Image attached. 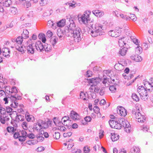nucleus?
<instances>
[{
	"label": "nucleus",
	"mask_w": 153,
	"mask_h": 153,
	"mask_svg": "<svg viewBox=\"0 0 153 153\" xmlns=\"http://www.w3.org/2000/svg\"><path fill=\"white\" fill-rule=\"evenodd\" d=\"M31 6V3L29 2H25L24 4V7H25L27 8Z\"/></svg>",
	"instance_id": "obj_62"
},
{
	"label": "nucleus",
	"mask_w": 153,
	"mask_h": 153,
	"mask_svg": "<svg viewBox=\"0 0 153 153\" xmlns=\"http://www.w3.org/2000/svg\"><path fill=\"white\" fill-rule=\"evenodd\" d=\"M89 89L91 92H98L99 91V88L97 87V85H91Z\"/></svg>",
	"instance_id": "obj_23"
},
{
	"label": "nucleus",
	"mask_w": 153,
	"mask_h": 153,
	"mask_svg": "<svg viewBox=\"0 0 153 153\" xmlns=\"http://www.w3.org/2000/svg\"><path fill=\"white\" fill-rule=\"evenodd\" d=\"M94 111V113L97 114L98 117H100L101 116V114L100 112V109L97 106H94L93 108Z\"/></svg>",
	"instance_id": "obj_24"
},
{
	"label": "nucleus",
	"mask_w": 153,
	"mask_h": 153,
	"mask_svg": "<svg viewBox=\"0 0 153 153\" xmlns=\"http://www.w3.org/2000/svg\"><path fill=\"white\" fill-rule=\"evenodd\" d=\"M2 52L3 55L6 57L9 56L10 51L8 48H4L2 49Z\"/></svg>",
	"instance_id": "obj_22"
},
{
	"label": "nucleus",
	"mask_w": 153,
	"mask_h": 153,
	"mask_svg": "<svg viewBox=\"0 0 153 153\" xmlns=\"http://www.w3.org/2000/svg\"><path fill=\"white\" fill-rule=\"evenodd\" d=\"M20 46H16V49L19 51L21 52L22 53H23L24 52V48L21 45H19Z\"/></svg>",
	"instance_id": "obj_46"
},
{
	"label": "nucleus",
	"mask_w": 153,
	"mask_h": 153,
	"mask_svg": "<svg viewBox=\"0 0 153 153\" xmlns=\"http://www.w3.org/2000/svg\"><path fill=\"white\" fill-rule=\"evenodd\" d=\"M91 14V11L86 10L80 16H78V19L79 21H81L83 23L86 24L90 20V16Z\"/></svg>",
	"instance_id": "obj_2"
},
{
	"label": "nucleus",
	"mask_w": 153,
	"mask_h": 153,
	"mask_svg": "<svg viewBox=\"0 0 153 153\" xmlns=\"http://www.w3.org/2000/svg\"><path fill=\"white\" fill-rule=\"evenodd\" d=\"M6 94L3 90H0V97L3 98L5 96Z\"/></svg>",
	"instance_id": "obj_56"
},
{
	"label": "nucleus",
	"mask_w": 153,
	"mask_h": 153,
	"mask_svg": "<svg viewBox=\"0 0 153 153\" xmlns=\"http://www.w3.org/2000/svg\"><path fill=\"white\" fill-rule=\"evenodd\" d=\"M65 34L67 36L73 37L75 42H78L80 41L81 29L79 27H76L74 22L70 24Z\"/></svg>",
	"instance_id": "obj_1"
},
{
	"label": "nucleus",
	"mask_w": 153,
	"mask_h": 153,
	"mask_svg": "<svg viewBox=\"0 0 153 153\" xmlns=\"http://www.w3.org/2000/svg\"><path fill=\"white\" fill-rule=\"evenodd\" d=\"M87 79L89 84L92 83V85H97L99 84L100 81V79L99 77Z\"/></svg>",
	"instance_id": "obj_10"
},
{
	"label": "nucleus",
	"mask_w": 153,
	"mask_h": 153,
	"mask_svg": "<svg viewBox=\"0 0 153 153\" xmlns=\"http://www.w3.org/2000/svg\"><path fill=\"white\" fill-rule=\"evenodd\" d=\"M18 92L15 86L13 87L11 91V93H17Z\"/></svg>",
	"instance_id": "obj_57"
},
{
	"label": "nucleus",
	"mask_w": 153,
	"mask_h": 153,
	"mask_svg": "<svg viewBox=\"0 0 153 153\" xmlns=\"http://www.w3.org/2000/svg\"><path fill=\"white\" fill-rule=\"evenodd\" d=\"M49 2V0H41L40 2L41 6H44L47 4Z\"/></svg>",
	"instance_id": "obj_38"
},
{
	"label": "nucleus",
	"mask_w": 153,
	"mask_h": 153,
	"mask_svg": "<svg viewBox=\"0 0 153 153\" xmlns=\"http://www.w3.org/2000/svg\"><path fill=\"white\" fill-rule=\"evenodd\" d=\"M119 112L120 115L123 117L126 116L127 114L126 110L123 107H120L118 108Z\"/></svg>",
	"instance_id": "obj_13"
},
{
	"label": "nucleus",
	"mask_w": 153,
	"mask_h": 153,
	"mask_svg": "<svg viewBox=\"0 0 153 153\" xmlns=\"http://www.w3.org/2000/svg\"><path fill=\"white\" fill-rule=\"evenodd\" d=\"M45 149V148L42 146H41L38 147L36 149V151L38 152H40L44 151Z\"/></svg>",
	"instance_id": "obj_55"
},
{
	"label": "nucleus",
	"mask_w": 153,
	"mask_h": 153,
	"mask_svg": "<svg viewBox=\"0 0 153 153\" xmlns=\"http://www.w3.org/2000/svg\"><path fill=\"white\" fill-rule=\"evenodd\" d=\"M132 153H139L140 152L139 149L136 146L134 147L131 149Z\"/></svg>",
	"instance_id": "obj_37"
},
{
	"label": "nucleus",
	"mask_w": 153,
	"mask_h": 153,
	"mask_svg": "<svg viewBox=\"0 0 153 153\" xmlns=\"http://www.w3.org/2000/svg\"><path fill=\"white\" fill-rule=\"evenodd\" d=\"M92 12L95 15L99 17L102 16L104 15V13L103 12L101 11L98 10H94Z\"/></svg>",
	"instance_id": "obj_18"
},
{
	"label": "nucleus",
	"mask_w": 153,
	"mask_h": 153,
	"mask_svg": "<svg viewBox=\"0 0 153 153\" xmlns=\"http://www.w3.org/2000/svg\"><path fill=\"white\" fill-rule=\"evenodd\" d=\"M86 75L87 76V77H90L92 76V72L88 70L87 72V74Z\"/></svg>",
	"instance_id": "obj_63"
},
{
	"label": "nucleus",
	"mask_w": 153,
	"mask_h": 153,
	"mask_svg": "<svg viewBox=\"0 0 153 153\" xmlns=\"http://www.w3.org/2000/svg\"><path fill=\"white\" fill-rule=\"evenodd\" d=\"M92 118L90 116H87L84 118V120H82L81 123L83 125H86L88 123L91 121Z\"/></svg>",
	"instance_id": "obj_15"
},
{
	"label": "nucleus",
	"mask_w": 153,
	"mask_h": 153,
	"mask_svg": "<svg viewBox=\"0 0 153 153\" xmlns=\"http://www.w3.org/2000/svg\"><path fill=\"white\" fill-rule=\"evenodd\" d=\"M130 58L133 60L137 62H140L141 61L142 59L141 56L138 55H136L134 54L132 55L131 56Z\"/></svg>",
	"instance_id": "obj_17"
},
{
	"label": "nucleus",
	"mask_w": 153,
	"mask_h": 153,
	"mask_svg": "<svg viewBox=\"0 0 153 153\" xmlns=\"http://www.w3.org/2000/svg\"><path fill=\"white\" fill-rule=\"evenodd\" d=\"M7 130L9 133H13L14 131V128L11 126H8L7 128Z\"/></svg>",
	"instance_id": "obj_47"
},
{
	"label": "nucleus",
	"mask_w": 153,
	"mask_h": 153,
	"mask_svg": "<svg viewBox=\"0 0 153 153\" xmlns=\"http://www.w3.org/2000/svg\"><path fill=\"white\" fill-rule=\"evenodd\" d=\"M27 52L31 53H33L34 52V48L33 46V41L31 39H29L27 42Z\"/></svg>",
	"instance_id": "obj_7"
},
{
	"label": "nucleus",
	"mask_w": 153,
	"mask_h": 153,
	"mask_svg": "<svg viewBox=\"0 0 153 153\" xmlns=\"http://www.w3.org/2000/svg\"><path fill=\"white\" fill-rule=\"evenodd\" d=\"M26 137H25L21 136H19V140L20 141L23 142L26 140Z\"/></svg>",
	"instance_id": "obj_58"
},
{
	"label": "nucleus",
	"mask_w": 153,
	"mask_h": 153,
	"mask_svg": "<svg viewBox=\"0 0 153 153\" xmlns=\"http://www.w3.org/2000/svg\"><path fill=\"white\" fill-rule=\"evenodd\" d=\"M121 28L119 27H116L115 29L111 30L108 32L109 35L113 37H117L121 33Z\"/></svg>",
	"instance_id": "obj_6"
},
{
	"label": "nucleus",
	"mask_w": 153,
	"mask_h": 153,
	"mask_svg": "<svg viewBox=\"0 0 153 153\" xmlns=\"http://www.w3.org/2000/svg\"><path fill=\"white\" fill-rule=\"evenodd\" d=\"M22 37L26 39L29 37V32L27 30H24L22 34Z\"/></svg>",
	"instance_id": "obj_31"
},
{
	"label": "nucleus",
	"mask_w": 153,
	"mask_h": 153,
	"mask_svg": "<svg viewBox=\"0 0 153 153\" xmlns=\"http://www.w3.org/2000/svg\"><path fill=\"white\" fill-rule=\"evenodd\" d=\"M116 88L114 85L111 86L109 87V90L112 92L114 93L116 91Z\"/></svg>",
	"instance_id": "obj_54"
},
{
	"label": "nucleus",
	"mask_w": 153,
	"mask_h": 153,
	"mask_svg": "<svg viewBox=\"0 0 153 153\" xmlns=\"http://www.w3.org/2000/svg\"><path fill=\"white\" fill-rule=\"evenodd\" d=\"M80 97L81 99L84 100H87V97L86 96V95L84 92H82L80 93Z\"/></svg>",
	"instance_id": "obj_43"
},
{
	"label": "nucleus",
	"mask_w": 153,
	"mask_h": 153,
	"mask_svg": "<svg viewBox=\"0 0 153 153\" xmlns=\"http://www.w3.org/2000/svg\"><path fill=\"white\" fill-rule=\"evenodd\" d=\"M51 47L50 45L48 44H45L44 46V50L47 51H48L51 50Z\"/></svg>",
	"instance_id": "obj_42"
},
{
	"label": "nucleus",
	"mask_w": 153,
	"mask_h": 153,
	"mask_svg": "<svg viewBox=\"0 0 153 153\" xmlns=\"http://www.w3.org/2000/svg\"><path fill=\"white\" fill-rule=\"evenodd\" d=\"M39 39L41 40L43 43H45L46 41L45 35L43 33H40L38 35Z\"/></svg>",
	"instance_id": "obj_26"
},
{
	"label": "nucleus",
	"mask_w": 153,
	"mask_h": 153,
	"mask_svg": "<svg viewBox=\"0 0 153 153\" xmlns=\"http://www.w3.org/2000/svg\"><path fill=\"white\" fill-rule=\"evenodd\" d=\"M57 38L55 36L51 38L50 40V42L53 45H54L57 42Z\"/></svg>",
	"instance_id": "obj_34"
},
{
	"label": "nucleus",
	"mask_w": 153,
	"mask_h": 153,
	"mask_svg": "<svg viewBox=\"0 0 153 153\" xmlns=\"http://www.w3.org/2000/svg\"><path fill=\"white\" fill-rule=\"evenodd\" d=\"M129 18L134 21H135L137 19V18L135 15L134 14H130Z\"/></svg>",
	"instance_id": "obj_51"
},
{
	"label": "nucleus",
	"mask_w": 153,
	"mask_h": 153,
	"mask_svg": "<svg viewBox=\"0 0 153 153\" xmlns=\"http://www.w3.org/2000/svg\"><path fill=\"white\" fill-rule=\"evenodd\" d=\"M9 118H7V117H1L0 119V121L1 122L2 124H4L6 121L7 120H9Z\"/></svg>",
	"instance_id": "obj_49"
},
{
	"label": "nucleus",
	"mask_w": 153,
	"mask_h": 153,
	"mask_svg": "<svg viewBox=\"0 0 153 153\" xmlns=\"http://www.w3.org/2000/svg\"><path fill=\"white\" fill-rule=\"evenodd\" d=\"M10 11L11 13L13 15H15L18 13V10L16 8L13 7H10Z\"/></svg>",
	"instance_id": "obj_29"
},
{
	"label": "nucleus",
	"mask_w": 153,
	"mask_h": 153,
	"mask_svg": "<svg viewBox=\"0 0 153 153\" xmlns=\"http://www.w3.org/2000/svg\"><path fill=\"white\" fill-rule=\"evenodd\" d=\"M102 83L106 87H108L110 85L109 79L107 78H104L102 80Z\"/></svg>",
	"instance_id": "obj_30"
},
{
	"label": "nucleus",
	"mask_w": 153,
	"mask_h": 153,
	"mask_svg": "<svg viewBox=\"0 0 153 153\" xmlns=\"http://www.w3.org/2000/svg\"><path fill=\"white\" fill-rule=\"evenodd\" d=\"M76 2L72 1L69 2V6L70 7L74 8L76 6Z\"/></svg>",
	"instance_id": "obj_44"
},
{
	"label": "nucleus",
	"mask_w": 153,
	"mask_h": 153,
	"mask_svg": "<svg viewBox=\"0 0 153 153\" xmlns=\"http://www.w3.org/2000/svg\"><path fill=\"white\" fill-rule=\"evenodd\" d=\"M22 37L19 36L18 37L16 40V43L19 45H21L23 42Z\"/></svg>",
	"instance_id": "obj_39"
},
{
	"label": "nucleus",
	"mask_w": 153,
	"mask_h": 153,
	"mask_svg": "<svg viewBox=\"0 0 153 153\" xmlns=\"http://www.w3.org/2000/svg\"><path fill=\"white\" fill-rule=\"evenodd\" d=\"M42 128V127L39 122H37L35 124V128L37 131H40Z\"/></svg>",
	"instance_id": "obj_32"
},
{
	"label": "nucleus",
	"mask_w": 153,
	"mask_h": 153,
	"mask_svg": "<svg viewBox=\"0 0 153 153\" xmlns=\"http://www.w3.org/2000/svg\"><path fill=\"white\" fill-rule=\"evenodd\" d=\"M72 135V133L69 132L68 133H65L63 134V136L65 137H68L71 136Z\"/></svg>",
	"instance_id": "obj_60"
},
{
	"label": "nucleus",
	"mask_w": 153,
	"mask_h": 153,
	"mask_svg": "<svg viewBox=\"0 0 153 153\" xmlns=\"http://www.w3.org/2000/svg\"><path fill=\"white\" fill-rule=\"evenodd\" d=\"M21 126L22 128L25 130H27L28 129L27 123L25 121L23 122Z\"/></svg>",
	"instance_id": "obj_40"
},
{
	"label": "nucleus",
	"mask_w": 153,
	"mask_h": 153,
	"mask_svg": "<svg viewBox=\"0 0 153 153\" xmlns=\"http://www.w3.org/2000/svg\"><path fill=\"white\" fill-rule=\"evenodd\" d=\"M60 134L59 132H56L53 135V137L56 139H59L60 137Z\"/></svg>",
	"instance_id": "obj_53"
},
{
	"label": "nucleus",
	"mask_w": 153,
	"mask_h": 153,
	"mask_svg": "<svg viewBox=\"0 0 153 153\" xmlns=\"http://www.w3.org/2000/svg\"><path fill=\"white\" fill-rule=\"evenodd\" d=\"M71 118L74 120H78L80 118V115L74 111H71L70 114Z\"/></svg>",
	"instance_id": "obj_11"
},
{
	"label": "nucleus",
	"mask_w": 153,
	"mask_h": 153,
	"mask_svg": "<svg viewBox=\"0 0 153 153\" xmlns=\"http://www.w3.org/2000/svg\"><path fill=\"white\" fill-rule=\"evenodd\" d=\"M91 36L93 37H95L100 35L96 32L92 28L91 30Z\"/></svg>",
	"instance_id": "obj_35"
},
{
	"label": "nucleus",
	"mask_w": 153,
	"mask_h": 153,
	"mask_svg": "<svg viewBox=\"0 0 153 153\" xmlns=\"http://www.w3.org/2000/svg\"><path fill=\"white\" fill-rule=\"evenodd\" d=\"M127 51V48H126L124 47L120 50L119 51V53L120 55L123 56L126 54Z\"/></svg>",
	"instance_id": "obj_27"
},
{
	"label": "nucleus",
	"mask_w": 153,
	"mask_h": 153,
	"mask_svg": "<svg viewBox=\"0 0 153 153\" xmlns=\"http://www.w3.org/2000/svg\"><path fill=\"white\" fill-rule=\"evenodd\" d=\"M111 138L113 141H117L119 138L120 136L119 135L117 134H115L114 133H111Z\"/></svg>",
	"instance_id": "obj_21"
},
{
	"label": "nucleus",
	"mask_w": 153,
	"mask_h": 153,
	"mask_svg": "<svg viewBox=\"0 0 153 153\" xmlns=\"http://www.w3.org/2000/svg\"><path fill=\"white\" fill-rule=\"evenodd\" d=\"M66 24V19H62L56 23L58 27H64Z\"/></svg>",
	"instance_id": "obj_19"
},
{
	"label": "nucleus",
	"mask_w": 153,
	"mask_h": 153,
	"mask_svg": "<svg viewBox=\"0 0 153 153\" xmlns=\"http://www.w3.org/2000/svg\"><path fill=\"white\" fill-rule=\"evenodd\" d=\"M13 100L12 101L10 106L12 107L13 108H16L18 105V103L14 99H13Z\"/></svg>",
	"instance_id": "obj_36"
},
{
	"label": "nucleus",
	"mask_w": 153,
	"mask_h": 153,
	"mask_svg": "<svg viewBox=\"0 0 153 153\" xmlns=\"http://www.w3.org/2000/svg\"><path fill=\"white\" fill-rule=\"evenodd\" d=\"M143 83L145 87L147 90H150L153 88V78H151L149 81L144 80Z\"/></svg>",
	"instance_id": "obj_8"
},
{
	"label": "nucleus",
	"mask_w": 153,
	"mask_h": 153,
	"mask_svg": "<svg viewBox=\"0 0 153 153\" xmlns=\"http://www.w3.org/2000/svg\"><path fill=\"white\" fill-rule=\"evenodd\" d=\"M68 143H67L68 148L71 149L74 145V143L73 140H70L68 141Z\"/></svg>",
	"instance_id": "obj_45"
},
{
	"label": "nucleus",
	"mask_w": 153,
	"mask_h": 153,
	"mask_svg": "<svg viewBox=\"0 0 153 153\" xmlns=\"http://www.w3.org/2000/svg\"><path fill=\"white\" fill-rule=\"evenodd\" d=\"M127 42L126 39L124 37H121L119 39L118 41L119 45L120 47H123L124 46L126 45Z\"/></svg>",
	"instance_id": "obj_14"
},
{
	"label": "nucleus",
	"mask_w": 153,
	"mask_h": 153,
	"mask_svg": "<svg viewBox=\"0 0 153 153\" xmlns=\"http://www.w3.org/2000/svg\"><path fill=\"white\" fill-rule=\"evenodd\" d=\"M132 114L133 116L137 119L138 122H143L145 121V118L144 116L142 115L138 109L136 111L133 110Z\"/></svg>",
	"instance_id": "obj_4"
},
{
	"label": "nucleus",
	"mask_w": 153,
	"mask_h": 153,
	"mask_svg": "<svg viewBox=\"0 0 153 153\" xmlns=\"http://www.w3.org/2000/svg\"><path fill=\"white\" fill-rule=\"evenodd\" d=\"M58 128L62 132L65 131L66 129L65 127L63 126H59Z\"/></svg>",
	"instance_id": "obj_61"
},
{
	"label": "nucleus",
	"mask_w": 153,
	"mask_h": 153,
	"mask_svg": "<svg viewBox=\"0 0 153 153\" xmlns=\"http://www.w3.org/2000/svg\"><path fill=\"white\" fill-rule=\"evenodd\" d=\"M92 28L100 35L102 33V32L104 29L103 27L101 25L98 24L93 26Z\"/></svg>",
	"instance_id": "obj_12"
},
{
	"label": "nucleus",
	"mask_w": 153,
	"mask_h": 153,
	"mask_svg": "<svg viewBox=\"0 0 153 153\" xmlns=\"http://www.w3.org/2000/svg\"><path fill=\"white\" fill-rule=\"evenodd\" d=\"M35 46L37 50L39 51H41L44 49V46L40 41H38L36 42Z\"/></svg>",
	"instance_id": "obj_16"
},
{
	"label": "nucleus",
	"mask_w": 153,
	"mask_h": 153,
	"mask_svg": "<svg viewBox=\"0 0 153 153\" xmlns=\"http://www.w3.org/2000/svg\"><path fill=\"white\" fill-rule=\"evenodd\" d=\"M84 153H89L90 151V147L88 146H85L84 148L83 149Z\"/></svg>",
	"instance_id": "obj_50"
},
{
	"label": "nucleus",
	"mask_w": 153,
	"mask_h": 153,
	"mask_svg": "<svg viewBox=\"0 0 153 153\" xmlns=\"http://www.w3.org/2000/svg\"><path fill=\"white\" fill-rule=\"evenodd\" d=\"M37 141L36 140H30L26 141V143L30 145H33L37 143Z\"/></svg>",
	"instance_id": "obj_33"
},
{
	"label": "nucleus",
	"mask_w": 153,
	"mask_h": 153,
	"mask_svg": "<svg viewBox=\"0 0 153 153\" xmlns=\"http://www.w3.org/2000/svg\"><path fill=\"white\" fill-rule=\"evenodd\" d=\"M47 35L48 37H51L53 35V33L51 31L48 30L47 33Z\"/></svg>",
	"instance_id": "obj_59"
},
{
	"label": "nucleus",
	"mask_w": 153,
	"mask_h": 153,
	"mask_svg": "<svg viewBox=\"0 0 153 153\" xmlns=\"http://www.w3.org/2000/svg\"><path fill=\"white\" fill-rule=\"evenodd\" d=\"M136 51L138 53H140L142 52V49L139 46H138L136 48Z\"/></svg>",
	"instance_id": "obj_52"
},
{
	"label": "nucleus",
	"mask_w": 153,
	"mask_h": 153,
	"mask_svg": "<svg viewBox=\"0 0 153 153\" xmlns=\"http://www.w3.org/2000/svg\"><path fill=\"white\" fill-rule=\"evenodd\" d=\"M25 118L28 122H30L32 120V118L34 119V117L32 115H30L28 112H26L25 115Z\"/></svg>",
	"instance_id": "obj_28"
},
{
	"label": "nucleus",
	"mask_w": 153,
	"mask_h": 153,
	"mask_svg": "<svg viewBox=\"0 0 153 153\" xmlns=\"http://www.w3.org/2000/svg\"><path fill=\"white\" fill-rule=\"evenodd\" d=\"M145 88L142 86H139L137 89V91L141 98L144 100H147L149 97L148 93L146 90V89Z\"/></svg>",
	"instance_id": "obj_3"
},
{
	"label": "nucleus",
	"mask_w": 153,
	"mask_h": 153,
	"mask_svg": "<svg viewBox=\"0 0 153 153\" xmlns=\"http://www.w3.org/2000/svg\"><path fill=\"white\" fill-rule=\"evenodd\" d=\"M132 98L134 100L136 101H138L139 100V98L137 95L135 94H133L132 95Z\"/></svg>",
	"instance_id": "obj_48"
},
{
	"label": "nucleus",
	"mask_w": 153,
	"mask_h": 153,
	"mask_svg": "<svg viewBox=\"0 0 153 153\" xmlns=\"http://www.w3.org/2000/svg\"><path fill=\"white\" fill-rule=\"evenodd\" d=\"M62 121H63L64 125H65L69 126V124L68 125L66 122H71V120H69V117L68 116H64V117L62 120Z\"/></svg>",
	"instance_id": "obj_25"
},
{
	"label": "nucleus",
	"mask_w": 153,
	"mask_h": 153,
	"mask_svg": "<svg viewBox=\"0 0 153 153\" xmlns=\"http://www.w3.org/2000/svg\"><path fill=\"white\" fill-rule=\"evenodd\" d=\"M3 5L6 7H8L11 4V1L10 0H7L3 3Z\"/></svg>",
	"instance_id": "obj_41"
},
{
	"label": "nucleus",
	"mask_w": 153,
	"mask_h": 153,
	"mask_svg": "<svg viewBox=\"0 0 153 153\" xmlns=\"http://www.w3.org/2000/svg\"><path fill=\"white\" fill-rule=\"evenodd\" d=\"M22 136H24L25 137H27V134L26 131H22L21 132Z\"/></svg>",
	"instance_id": "obj_64"
},
{
	"label": "nucleus",
	"mask_w": 153,
	"mask_h": 153,
	"mask_svg": "<svg viewBox=\"0 0 153 153\" xmlns=\"http://www.w3.org/2000/svg\"><path fill=\"white\" fill-rule=\"evenodd\" d=\"M114 68L117 70L121 71L124 69V66L119 62L116 63L114 66Z\"/></svg>",
	"instance_id": "obj_20"
},
{
	"label": "nucleus",
	"mask_w": 153,
	"mask_h": 153,
	"mask_svg": "<svg viewBox=\"0 0 153 153\" xmlns=\"http://www.w3.org/2000/svg\"><path fill=\"white\" fill-rule=\"evenodd\" d=\"M109 124L111 127L112 128L116 129H120L121 125L120 123L114 120H110L109 121Z\"/></svg>",
	"instance_id": "obj_9"
},
{
	"label": "nucleus",
	"mask_w": 153,
	"mask_h": 153,
	"mask_svg": "<svg viewBox=\"0 0 153 153\" xmlns=\"http://www.w3.org/2000/svg\"><path fill=\"white\" fill-rule=\"evenodd\" d=\"M120 123L121 125L124 128L125 131L127 133L130 132L131 128L129 123L126 120L124 119H120Z\"/></svg>",
	"instance_id": "obj_5"
}]
</instances>
